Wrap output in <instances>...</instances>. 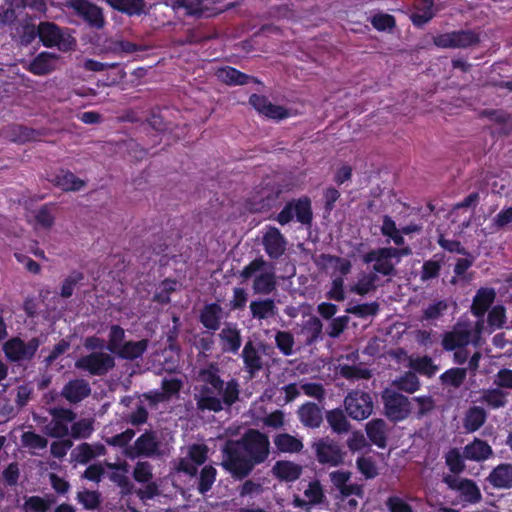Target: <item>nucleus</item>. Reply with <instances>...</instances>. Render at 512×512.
Masks as SVG:
<instances>
[{"instance_id":"nucleus-34","label":"nucleus","mask_w":512,"mask_h":512,"mask_svg":"<svg viewBox=\"0 0 512 512\" xmlns=\"http://www.w3.org/2000/svg\"><path fill=\"white\" fill-rule=\"evenodd\" d=\"M273 441L279 453H299L304 447L301 439L289 433H279L274 436Z\"/></svg>"},{"instance_id":"nucleus-14","label":"nucleus","mask_w":512,"mask_h":512,"mask_svg":"<svg viewBox=\"0 0 512 512\" xmlns=\"http://www.w3.org/2000/svg\"><path fill=\"white\" fill-rule=\"evenodd\" d=\"M443 482L449 489L457 491L461 499L466 503L476 504L482 499L481 491L472 479H458L452 475H446L443 477Z\"/></svg>"},{"instance_id":"nucleus-19","label":"nucleus","mask_w":512,"mask_h":512,"mask_svg":"<svg viewBox=\"0 0 512 512\" xmlns=\"http://www.w3.org/2000/svg\"><path fill=\"white\" fill-rule=\"evenodd\" d=\"M175 6L184 9L188 16L197 18H210L221 12L216 7L208 5L204 0H176Z\"/></svg>"},{"instance_id":"nucleus-25","label":"nucleus","mask_w":512,"mask_h":512,"mask_svg":"<svg viewBox=\"0 0 512 512\" xmlns=\"http://www.w3.org/2000/svg\"><path fill=\"white\" fill-rule=\"evenodd\" d=\"M222 307L214 302L206 304L200 311L199 322L210 331H217L221 326Z\"/></svg>"},{"instance_id":"nucleus-64","label":"nucleus","mask_w":512,"mask_h":512,"mask_svg":"<svg viewBox=\"0 0 512 512\" xmlns=\"http://www.w3.org/2000/svg\"><path fill=\"white\" fill-rule=\"evenodd\" d=\"M152 465L148 461H138L134 466L132 476L138 483L149 482L152 477Z\"/></svg>"},{"instance_id":"nucleus-55","label":"nucleus","mask_w":512,"mask_h":512,"mask_svg":"<svg viewBox=\"0 0 512 512\" xmlns=\"http://www.w3.org/2000/svg\"><path fill=\"white\" fill-rule=\"evenodd\" d=\"M76 498L86 510H96L101 504V495L98 491L86 489L78 492Z\"/></svg>"},{"instance_id":"nucleus-61","label":"nucleus","mask_w":512,"mask_h":512,"mask_svg":"<svg viewBox=\"0 0 512 512\" xmlns=\"http://www.w3.org/2000/svg\"><path fill=\"white\" fill-rule=\"evenodd\" d=\"M372 26L378 31L391 30L396 27V19L388 13H377L371 18Z\"/></svg>"},{"instance_id":"nucleus-38","label":"nucleus","mask_w":512,"mask_h":512,"mask_svg":"<svg viewBox=\"0 0 512 512\" xmlns=\"http://www.w3.org/2000/svg\"><path fill=\"white\" fill-rule=\"evenodd\" d=\"M242 358L245 368L252 376L262 369V359L251 341L245 344Z\"/></svg>"},{"instance_id":"nucleus-58","label":"nucleus","mask_w":512,"mask_h":512,"mask_svg":"<svg viewBox=\"0 0 512 512\" xmlns=\"http://www.w3.org/2000/svg\"><path fill=\"white\" fill-rule=\"evenodd\" d=\"M84 279V274L80 271L71 272L63 281L60 295L63 298H69L73 295L74 288Z\"/></svg>"},{"instance_id":"nucleus-50","label":"nucleus","mask_w":512,"mask_h":512,"mask_svg":"<svg viewBox=\"0 0 512 512\" xmlns=\"http://www.w3.org/2000/svg\"><path fill=\"white\" fill-rule=\"evenodd\" d=\"M217 476V470L212 465L204 466L199 475L198 479V491L202 495H205L211 490Z\"/></svg>"},{"instance_id":"nucleus-36","label":"nucleus","mask_w":512,"mask_h":512,"mask_svg":"<svg viewBox=\"0 0 512 512\" xmlns=\"http://www.w3.org/2000/svg\"><path fill=\"white\" fill-rule=\"evenodd\" d=\"M52 182L63 191H79L85 186V182L69 170H61Z\"/></svg>"},{"instance_id":"nucleus-24","label":"nucleus","mask_w":512,"mask_h":512,"mask_svg":"<svg viewBox=\"0 0 512 512\" xmlns=\"http://www.w3.org/2000/svg\"><path fill=\"white\" fill-rule=\"evenodd\" d=\"M215 75L219 81L229 86L245 85L250 81L254 83L259 82L255 77L245 74L231 66L219 68Z\"/></svg>"},{"instance_id":"nucleus-52","label":"nucleus","mask_w":512,"mask_h":512,"mask_svg":"<svg viewBox=\"0 0 512 512\" xmlns=\"http://www.w3.org/2000/svg\"><path fill=\"white\" fill-rule=\"evenodd\" d=\"M19 43L22 46L31 45L35 39L39 38V25L36 26L29 20H25L21 23L19 29Z\"/></svg>"},{"instance_id":"nucleus-56","label":"nucleus","mask_w":512,"mask_h":512,"mask_svg":"<svg viewBox=\"0 0 512 512\" xmlns=\"http://www.w3.org/2000/svg\"><path fill=\"white\" fill-rule=\"evenodd\" d=\"M294 336L288 331H278L275 334V344L284 356L293 354Z\"/></svg>"},{"instance_id":"nucleus-46","label":"nucleus","mask_w":512,"mask_h":512,"mask_svg":"<svg viewBox=\"0 0 512 512\" xmlns=\"http://www.w3.org/2000/svg\"><path fill=\"white\" fill-rule=\"evenodd\" d=\"M304 496L307 498L306 501L310 508L326 502L323 486L317 479L309 482L308 487L304 490Z\"/></svg>"},{"instance_id":"nucleus-62","label":"nucleus","mask_w":512,"mask_h":512,"mask_svg":"<svg viewBox=\"0 0 512 512\" xmlns=\"http://www.w3.org/2000/svg\"><path fill=\"white\" fill-rule=\"evenodd\" d=\"M21 441L23 446L30 449H45L48 445V440L45 437L33 431L24 432L21 435Z\"/></svg>"},{"instance_id":"nucleus-57","label":"nucleus","mask_w":512,"mask_h":512,"mask_svg":"<svg viewBox=\"0 0 512 512\" xmlns=\"http://www.w3.org/2000/svg\"><path fill=\"white\" fill-rule=\"evenodd\" d=\"M341 193L333 186H329L323 191V215L329 217L335 208L336 202L340 199Z\"/></svg>"},{"instance_id":"nucleus-27","label":"nucleus","mask_w":512,"mask_h":512,"mask_svg":"<svg viewBox=\"0 0 512 512\" xmlns=\"http://www.w3.org/2000/svg\"><path fill=\"white\" fill-rule=\"evenodd\" d=\"M112 9L129 17L146 14L145 0H105Z\"/></svg>"},{"instance_id":"nucleus-33","label":"nucleus","mask_w":512,"mask_h":512,"mask_svg":"<svg viewBox=\"0 0 512 512\" xmlns=\"http://www.w3.org/2000/svg\"><path fill=\"white\" fill-rule=\"evenodd\" d=\"M301 333L306 336L305 345L312 346L322 340L323 323L316 316H310L302 325Z\"/></svg>"},{"instance_id":"nucleus-20","label":"nucleus","mask_w":512,"mask_h":512,"mask_svg":"<svg viewBox=\"0 0 512 512\" xmlns=\"http://www.w3.org/2000/svg\"><path fill=\"white\" fill-rule=\"evenodd\" d=\"M218 337L221 342L222 352L232 354L238 353L242 344V337L240 329L237 327L236 323H227L218 334Z\"/></svg>"},{"instance_id":"nucleus-45","label":"nucleus","mask_w":512,"mask_h":512,"mask_svg":"<svg viewBox=\"0 0 512 512\" xmlns=\"http://www.w3.org/2000/svg\"><path fill=\"white\" fill-rule=\"evenodd\" d=\"M124 343L125 330L118 324H112L109 327L108 341L105 349L116 356Z\"/></svg>"},{"instance_id":"nucleus-2","label":"nucleus","mask_w":512,"mask_h":512,"mask_svg":"<svg viewBox=\"0 0 512 512\" xmlns=\"http://www.w3.org/2000/svg\"><path fill=\"white\" fill-rule=\"evenodd\" d=\"M199 378L204 385L201 386L199 394L195 396L198 410L218 413L223 410V404L230 407L239 400L238 381L231 379L225 383L215 364L201 369Z\"/></svg>"},{"instance_id":"nucleus-1","label":"nucleus","mask_w":512,"mask_h":512,"mask_svg":"<svg viewBox=\"0 0 512 512\" xmlns=\"http://www.w3.org/2000/svg\"><path fill=\"white\" fill-rule=\"evenodd\" d=\"M222 467L234 479L247 478L254 468L264 463L270 455L268 435L250 428L237 440H227L222 448Z\"/></svg>"},{"instance_id":"nucleus-26","label":"nucleus","mask_w":512,"mask_h":512,"mask_svg":"<svg viewBox=\"0 0 512 512\" xmlns=\"http://www.w3.org/2000/svg\"><path fill=\"white\" fill-rule=\"evenodd\" d=\"M496 297V293L492 288H480L477 290L473 302L471 305V313L481 318L488 311L490 306L493 304Z\"/></svg>"},{"instance_id":"nucleus-8","label":"nucleus","mask_w":512,"mask_h":512,"mask_svg":"<svg viewBox=\"0 0 512 512\" xmlns=\"http://www.w3.org/2000/svg\"><path fill=\"white\" fill-rule=\"evenodd\" d=\"M48 412L52 418L43 428L44 434L57 439L69 436V424L76 419V413L72 409L64 407H52Z\"/></svg>"},{"instance_id":"nucleus-9","label":"nucleus","mask_w":512,"mask_h":512,"mask_svg":"<svg viewBox=\"0 0 512 512\" xmlns=\"http://www.w3.org/2000/svg\"><path fill=\"white\" fill-rule=\"evenodd\" d=\"M344 406L347 414L358 421L367 419L374 407L371 395L362 390L350 391L344 399Z\"/></svg>"},{"instance_id":"nucleus-3","label":"nucleus","mask_w":512,"mask_h":512,"mask_svg":"<svg viewBox=\"0 0 512 512\" xmlns=\"http://www.w3.org/2000/svg\"><path fill=\"white\" fill-rule=\"evenodd\" d=\"M317 462L325 467H339L344 464L346 452L342 446L330 437H322L313 442Z\"/></svg>"},{"instance_id":"nucleus-53","label":"nucleus","mask_w":512,"mask_h":512,"mask_svg":"<svg viewBox=\"0 0 512 512\" xmlns=\"http://www.w3.org/2000/svg\"><path fill=\"white\" fill-rule=\"evenodd\" d=\"M491 225L497 231H512V206L502 208L493 217Z\"/></svg>"},{"instance_id":"nucleus-47","label":"nucleus","mask_w":512,"mask_h":512,"mask_svg":"<svg viewBox=\"0 0 512 512\" xmlns=\"http://www.w3.org/2000/svg\"><path fill=\"white\" fill-rule=\"evenodd\" d=\"M445 464L449 471L455 475L462 473L465 470L464 453L461 454L458 448H450L444 455Z\"/></svg>"},{"instance_id":"nucleus-29","label":"nucleus","mask_w":512,"mask_h":512,"mask_svg":"<svg viewBox=\"0 0 512 512\" xmlns=\"http://www.w3.org/2000/svg\"><path fill=\"white\" fill-rule=\"evenodd\" d=\"M493 455V449L487 441L475 438L464 447V457L472 461H485Z\"/></svg>"},{"instance_id":"nucleus-54","label":"nucleus","mask_w":512,"mask_h":512,"mask_svg":"<svg viewBox=\"0 0 512 512\" xmlns=\"http://www.w3.org/2000/svg\"><path fill=\"white\" fill-rule=\"evenodd\" d=\"M395 386L400 391L412 394L420 389V381L414 372L409 371L395 381Z\"/></svg>"},{"instance_id":"nucleus-7","label":"nucleus","mask_w":512,"mask_h":512,"mask_svg":"<svg viewBox=\"0 0 512 512\" xmlns=\"http://www.w3.org/2000/svg\"><path fill=\"white\" fill-rule=\"evenodd\" d=\"M41 341L37 337L24 342L20 337H12L3 344V352L10 362L30 361L34 358Z\"/></svg>"},{"instance_id":"nucleus-13","label":"nucleus","mask_w":512,"mask_h":512,"mask_svg":"<svg viewBox=\"0 0 512 512\" xmlns=\"http://www.w3.org/2000/svg\"><path fill=\"white\" fill-rule=\"evenodd\" d=\"M69 7L81 17L89 27L102 29L106 24L103 9L88 0H69Z\"/></svg>"},{"instance_id":"nucleus-51","label":"nucleus","mask_w":512,"mask_h":512,"mask_svg":"<svg viewBox=\"0 0 512 512\" xmlns=\"http://www.w3.org/2000/svg\"><path fill=\"white\" fill-rule=\"evenodd\" d=\"M378 276L375 273H368L358 279L357 283L351 287V292L364 296L376 289Z\"/></svg>"},{"instance_id":"nucleus-39","label":"nucleus","mask_w":512,"mask_h":512,"mask_svg":"<svg viewBox=\"0 0 512 512\" xmlns=\"http://www.w3.org/2000/svg\"><path fill=\"white\" fill-rule=\"evenodd\" d=\"M55 502L53 495L30 496L25 500L22 510L23 512H47Z\"/></svg>"},{"instance_id":"nucleus-40","label":"nucleus","mask_w":512,"mask_h":512,"mask_svg":"<svg viewBox=\"0 0 512 512\" xmlns=\"http://www.w3.org/2000/svg\"><path fill=\"white\" fill-rule=\"evenodd\" d=\"M252 318L263 320L273 317L276 313V305L273 299L255 300L250 303Z\"/></svg>"},{"instance_id":"nucleus-37","label":"nucleus","mask_w":512,"mask_h":512,"mask_svg":"<svg viewBox=\"0 0 512 512\" xmlns=\"http://www.w3.org/2000/svg\"><path fill=\"white\" fill-rule=\"evenodd\" d=\"M470 341V331L454 330L444 334L442 346L446 351H453L456 348L466 346Z\"/></svg>"},{"instance_id":"nucleus-6","label":"nucleus","mask_w":512,"mask_h":512,"mask_svg":"<svg viewBox=\"0 0 512 512\" xmlns=\"http://www.w3.org/2000/svg\"><path fill=\"white\" fill-rule=\"evenodd\" d=\"M385 416L393 423L407 419L411 413L408 397L394 390L385 389L382 393Z\"/></svg>"},{"instance_id":"nucleus-15","label":"nucleus","mask_w":512,"mask_h":512,"mask_svg":"<svg viewBox=\"0 0 512 512\" xmlns=\"http://www.w3.org/2000/svg\"><path fill=\"white\" fill-rule=\"evenodd\" d=\"M261 243L265 253L271 260L280 259L285 254L288 244L281 231L271 225L266 226Z\"/></svg>"},{"instance_id":"nucleus-17","label":"nucleus","mask_w":512,"mask_h":512,"mask_svg":"<svg viewBox=\"0 0 512 512\" xmlns=\"http://www.w3.org/2000/svg\"><path fill=\"white\" fill-rule=\"evenodd\" d=\"M249 104L268 119L280 121L291 115L287 108L271 103L264 95L252 94L249 97Z\"/></svg>"},{"instance_id":"nucleus-41","label":"nucleus","mask_w":512,"mask_h":512,"mask_svg":"<svg viewBox=\"0 0 512 512\" xmlns=\"http://www.w3.org/2000/svg\"><path fill=\"white\" fill-rule=\"evenodd\" d=\"M326 420L332 431L337 434L346 433L350 429V423L346 415L339 408L327 411Z\"/></svg>"},{"instance_id":"nucleus-32","label":"nucleus","mask_w":512,"mask_h":512,"mask_svg":"<svg viewBox=\"0 0 512 512\" xmlns=\"http://www.w3.org/2000/svg\"><path fill=\"white\" fill-rule=\"evenodd\" d=\"M148 346V339H141L138 341H125L116 356L123 360L134 361L136 359L142 358L144 353L147 351Z\"/></svg>"},{"instance_id":"nucleus-5","label":"nucleus","mask_w":512,"mask_h":512,"mask_svg":"<svg viewBox=\"0 0 512 512\" xmlns=\"http://www.w3.org/2000/svg\"><path fill=\"white\" fill-rule=\"evenodd\" d=\"M161 442L158 434L153 429L145 430L133 443L125 450V456L129 459L136 458H154L161 455Z\"/></svg>"},{"instance_id":"nucleus-4","label":"nucleus","mask_w":512,"mask_h":512,"mask_svg":"<svg viewBox=\"0 0 512 512\" xmlns=\"http://www.w3.org/2000/svg\"><path fill=\"white\" fill-rule=\"evenodd\" d=\"M294 217L302 225L311 226L313 211L309 197L303 196L287 202L275 219L281 226H284L290 223Z\"/></svg>"},{"instance_id":"nucleus-16","label":"nucleus","mask_w":512,"mask_h":512,"mask_svg":"<svg viewBox=\"0 0 512 512\" xmlns=\"http://www.w3.org/2000/svg\"><path fill=\"white\" fill-rule=\"evenodd\" d=\"M387 247H379L372 249L363 255L362 260L365 264L374 262L372 273L381 274L383 276L396 275V263L392 262V257Z\"/></svg>"},{"instance_id":"nucleus-11","label":"nucleus","mask_w":512,"mask_h":512,"mask_svg":"<svg viewBox=\"0 0 512 512\" xmlns=\"http://www.w3.org/2000/svg\"><path fill=\"white\" fill-rule=\"evenodd\" d=\"M75 367L93 376H104L115 367V360L111 354L94 351L80 357L75 362Z\"/></svg>"},{"instance_id":"nucleus-35","label":"nucleus","mask_w":512,"mask_h":512,"mask_svg":"<svg viewBox=\"0 0 512 512\" xmlns=\"http://www.w3.org/2000/svg\"><path fill=\"white\" fill-rule=\"evenodd\" d=\"M487 412L483 407L472 406L470 407L464 416L463 426L469 433H473L479 430L487 420Z\"/></svg>"},{"instance_id":"nucleus-18","label":"nucleus","mask_w":512,"mask_h":512,"mask_svg":"<svg viewBox=\"0 0 512 512\" xmlns=\"http://www.w3.org/2000/svg\"><path fill=\"white\" fill-rule=\"evenodd\" d=\"M301 424L310 429H317L323 423V408L315 402L307 401L297 410Z\"/></svg>"},{"instance_id":"nucleus-48","label":"nucleus","mask_w":512,"mask_h":512,"mask_svg":"<svg viewBox=\"0 0 512 512\" xmlns=\"http://www.w3.org/2000/svg\"><path fill=\"white\" fill-rule=\"evenodd\" d=\"M42 134L33 128L24 125H14L10 129V136L14 142L25 143L37 140Z\"/></svg>"},{"instance_id":"nucleus-10","label":"nucleus","mask_w":512,"mask_h":512,"mask_svg":"<svg viewBox=\"0 0 512 512\" xmlns=\"http://www.w3.org/2000/svg\"><path fill=\"white\" fill-rule=\"evenodd\" d=\"M39 39L43 46L47 48L58 47L63 52L71 50L75 44L72 37H65L62 29L50 21L39 23Z\"/></svg>"},{"instance_id":"nucleus-31","label":"nucleus","mask_w":512,"mask_h":512,"mask_svg":"<svg viewBox=\"0 0 512 512\" xmlns=\"http://www.w3.org/2000/svg\"><path fill=\"white\" fill-rule=\"evenodd\" d=\"M509 393L502 389L488 388L481 391V396L478 401L485 404L489 409L497 410L504 408L508 404Z\"/></svg>"},{"instance_id":"nucleus-28","label":"nucleus","mask_w":512,"mask_h":512,"mask_svg":"<svg viewBox=\"0 0 512 512\" xmlns=\"http://www.w3.org/2000/svg\"><path fill=\"white\" fill-rule=\"evenodd\" d=\"M368 439L380 449L387 446V424L383 419H372L365 427Z\"/></svg>"},{"instance_id":"nucleus-23","label":"nucleus","mask_w":512,"mask_h":512,"mask_svg":"<svg viewBox=\"0 0 512 512\" xmlns=\"http://www.w3.org/2000/svg\"><path fill=\"white\" fill-rule=\"evenodd\" d=\"M486 480L495 489H511L512 463H500L490 471Z\"/></svg>"},{"instance_id":"nucleus-59","label":"nucleus","mask_w":512,"mask_h":512,"mask_svg":"<svg viewBox=\"0 0 512 512\" xmlns=\"http://www.w3.org/2000/svg\"><path fill=\"white\" fill-rule=\"evenodd\" d=\"M340 374L342 377L348 380L354 379H370L371 371L367 368H360L355 365H342L340 366Z\"/></svg>"},{"instance_id":"nucleus-63","label":"nucleus","mask_w":512,"mask_h":512,"mask_svg":"<svg viewBox=\"0 0 512 512\" xmlns=\"http://www.w3.org/2000/svg\"><path fill=\"white\" fill-rule=\"evenodd\" d=\"M135 436V431L131 428H127L125 431L116 434L112 437L105 438V443L112 447L125 448L129 447V443Z\"/></svg>"},{"instance_id":"nucleus-43","label":"nucleus","mask_w":512,"mask_h":512,"mask_svg":"<svg viewBox=\"0 0 512 512\" xmlns=\"http://www.w3.org/2000/svg\"><path fill=\"white\" fill-rule=\"evenodd\" d=\"M94 432V419L81 418L73 421L70 427L69 436L73 439H88Z\"/></svg>"},{"instance_id":"nucleus-44","label":"nucleus","mask_w":512,"mask_h":512,"mask_svg":"<svg viewBox=\"0 0 512 512\" xmlns=\"http://www.w3.org/2000/svg\"><path fill=\"white\" fill-rule=\"evenodd\" d=\"M110 51L118 56L133 54L135 52H142L149 49L147 45L136 44L128 40H112L110 42Z\"/></svg>"},{"instance_id":"nucleus-42","label":"nucleus","mask_w":512,"mask_h":512,"mask_svg":"<svg viewBox=\"0 0 512 512\" xmlns=\"http://www.w3.org/2000/svg\"><path fill=\"white\" fill-rule=\"evenodd\" d=\"M255 294L268 295L276 288V279L273 272H264L257 275L253 280Z\"/></svg>"},{"instance_id":"nucleus-30","label":"nucleus","mask_w":512,"mask_h":512,"mask_svg":"<svg viewBox=\"0 0 512 512\" xmlns=\"http://www.w3.org/2000/svg\"><path fill=\"white\" fill-rule=\"evenodd\" d=\"M273 475L280 481L294 482L302 474V467L291 461L279 460L272 468Z\"/></svg>"},{"instance_id":"nucleus-12","label":"nucleus","mask_w":512,"mask_h":512,"mask_svg":"<svg viewBox=\"0 0 512 512\" xmlns=\"http://www.w3.org/2000/svg\"><path fill=\"white\" fill-rule=\"evenodd\" d=\"M480 42V36L473 30H458L438 34L433 43L439 48H469Z\"/></svg>"},{"instance_id":"nucleus-49","label":"nucleus","mask_w":512,"mask_h":512,"mask_svg":"<svg viewBox=\"0 0 512 512\" xmlns=\"http://www.w3.org/2000/svg\"><path fill=\"white\" fill-rule=\"evenodd\" d=\"M467 370L465 368H450L441 374L440 380L443 385L459 388L465 381Z\"/></svg>"},{"instance_id":"nucleus-22","label":"nucleus","mask_w":512,"mask_h":512,"mask_svg":"<svg viewBox=\"0 0 512 512\" xmlns=\"http://www.w3.org/2000/svg\"><path fill=\"white\" fill-rule=\"evenodd\" d=\"M58 55L52 52L42 51L37 54L27 66V70L36 76H45L56 69Z\"/></svg>"},{"instance_id":"nucleus-60","label":"nucleus","mask_w":512,"mask_h":512,"mask_svg":"<svg viewBox=\"0 0 512 512\" xmlns=\"http://www.w3.org/2000/svg\"><path fill=\"white\" fill-rule=\"evenodd\" d=\"M411 366L416 372L429 377L433 376L438 370V367L433 363L432 358L429 356H423L415 359L411 362Z\"/></svg>"},{"instance_id":"nucleus-21","label":"nucleus","mask_w":512,"mask_h":512,"mask_svg":"<svg viewBox=\"0 0 512 512\" xmlns=\"http://www.w3.org/2000/svg\"><path fill=\"white\" fill-rule=\"evenodd\" d=\"M91 394L90 384L85 379H73L62 388L61 395L71 404H77Z\"/></svg>"}]
</instances>
